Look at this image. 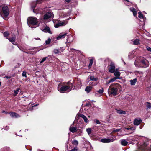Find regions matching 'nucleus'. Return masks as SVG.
<instances>
[{
  "label": "nucleus",
  "instance_id": "obj_1",
  "mask_svg": "<svg viewBox=\"0 0 151 151\" xmlns=\"http://www.w3.org/2000/svg\"><path fill=\"white\" fill-rule=\"evenodd\" d=\"M75 87L72 83L68 82L59 83L58 86V89L60 92L64 93L70 91L72 89H74Z\"/></svg>",
  "mask_w": 151,
  "mask_h": 151
},
{
  "label": "nucleus",
  "instance_id": "obj_2",
  "mask_svg": "<svg viewBox=\"0 0 151 151\" xmlns=\"http://www.w3.org/2000/svg\"><path fill=\"white\" fill-rule=\"evenodd\" d=\"M120 87L119 84L114 83L111 84L109 88L108 92L110 96L111 95L115 96L116 95L118 90V88Z\"/></svg>",
  "mask_w": 151,
  "mask_h": 151
},
{
  "label": "nucleus",
  "instance_id": "obj_3",
  "mask_svg": "<svg viewBox=\"0 0 151 151\" xmlns=\"http://www.w3.org/2000/svg\"><path fill=\"white\" fill-rule=\"evenodd\" d=\"M9 14V10L7 6H3L0 10V15L4 19Z\"/></svg>",
  "mask_w": 151,
  "mask_h": 151
},
{
  "label": "nucleus",
  "instance_id": "obj_4",
  "mask_svg": "<svg viewBox=\"0 0 151 151\" xmlns=\"http://www.w3.org/2000/svg\"><path fill=\"white\" fill-rule=\"evenodd\" d=\"M28 24L30 27L32 25H36V27L39 26L38 19L34 17H31L27 19Z\"/></svg>",
  "mask_w": 151,
  "mask_h": 151
},
{
  "label": "nucleus",
  "instance_id": "obj_5",
  "mask_svg": "<svg viewBox=\"0 0 151 151\" xmlns=\"http://www.w3.org/2000/svg\"><path fill=\"white\" fill-rule=\"evenodd\" d=\"M53 17V15L52 12H48L44 14L42 18V21L45 23H47V22H49L48 20L50 18H51Z\"/></svg>",
  "mask_w": 151,
  "mask_h": 151
},
{
  "label": "nucleus",
  "instance_id": "obj_6",
  "mask_svg": "<svg viewBox=\"0 0 151 151\" xmlns=\"http://www.w3.org/2000/svg\"><path fill=\"white\" fill-rule=\"evenodd\" d=\"M141 67L146 68L149 66V64L148 61L145 58L141 57H139Z\"/></svg>",
  "mask_w": 151,
  "mask_h": 151
},
{
  "label": "nucleus",
  "instance_id": "obj_7",
  "mask_svg": "<svg viewBox=\"0 0 151 151\" xmlns=\"http://www.w3.org/2000/svg\"><path fill=\"white\" fill-rule=\"evenodd\" d=\"M68 23V20H65L64 21H60L58 23L54 24L55 27L58 28L59 26H63L66 25Z\"/></svg>",
  "mask_w": 151,
  "mask_h": 151
},
{
  "label": "nucleus",
  "instance_id": "obj_8",
  "mask_svg": "<svg viewBox=\"0 0 151 151\" xmlns=\"http://www.w3.org/2000/svg\"><path fill=\"white\" fill-rule=\"evenodd\" d=\"M115 68L114 63L113 62H111L108 68L109 71L112 73H114L115 70Z\"/></svg>",
  "mask_w": 151,
  "mask_h": 151
},
{
  "label": "nucleus",
  "instance_id": "obj_9",
  "mask_svg": "<svg viewBox=\"0 0 151 151\" xmlns=\"http://www.w3.org/2000/svg\"><path fill=\"white\" fill-rule=\"evenodd\" d=\"M74 123V122L71 125L69 129L70 131L72 133H74L78 130V129L76 127H73Z\"/></svg>",
  "mask_w": 151,
  "mask_h": 151
},
{
  "label": "nucleus",
  "instance_id": "obj_10",
  "mask_svg": "<svg viewBox=\"0 0 151 151\" xmlns=\"http://www.w3.org/2000/svg\"><path fill=\"white\" fill-rule=\"evenodd\" d=\"M134 64L135 66L137 67H141V63L140 62V60L139 57H137L136 59Z\"/></svg>",
  "mask_w": 151,
  "mask_h": 151
},
{
  "label": "nucleus",
  "instance_id": "obj_11",
  "mask_svg": "<svg viewBox=\"0 0 151 151\" xmlns=\"http://www.w3.org/2000/svg\"><path fill=\"white\" fill-rule=\"evenodd\" d=\"M142 122V120L140 118H138L134 119V124L135 125H138Z\"/></svg>",
  "mask_w": 151,
  "mask_h": 151
},
{
  "label": "nucleus",
  "instance_id": "obj_12",
  "mask_svg": "<svg viewBox=\"0 0 151 151\" xmlns=\"http://www.w3.org/2000/svg\"><path fill=\"white\" fill-rule=\"evenodd\" d=\"M114 140L113 139H109L107 138H104L101 139V141L103 143H109L113 142Z\"/></svg>",
  "mask_w": 151,
  "mask_h": 151
},
{
  "label": "nucleus",
  "instance_id": "obj_13",
  "mask_svg": "<svg viewBox=\"0 0 151 151\" xmlns=\"http://www.w3.org/2000/svg\"><path fill=\"white\" fill-rule=\"evenodd\" d=\"M41 29L42 31L45 32H48L50 34L52 33L49 27L47 26H46L45 28H41Z\"/></svg>",
  "mask_w": 151,
  "mask_h": 151
},
{
  "label": "nucleus",
  "instance_id": "obj_14",
  "mask_svg": "<svg viewBox=\"0 0 151 151\" xmlns=\"http://www.w3.org/2000/svg\"><path fill=\"white\" fill-rule=\"evenodd\" d=\"M10 115L12 117L18 118L20 117V116L15 112H11L10 113Z\"/></svg>",
  "mask_w": 151,
  "mask_h": 151
},
{
  "label": "nucleus",
  "instance_id": "obj_15",
  "mask_svg": "<svg viewBox=\"0 0 151 151\" xmlns=\"http://www.w3.org/2000/svg\"><path fill=\"white\" fill-rule=\"evenodd\" d=\"M121 144L124 146H125L127 145L128 142L125 139H122L120 141Z\"/></svg>",
  "mask_w": 151,
  "mask_h": 151
},
{
  "label": "nucleus",
  "instance_id": "obj_16",
  "mask_svg": "<svg viewBox=\"0 0 151 151\" xmlns=\"http://www.w3.org/2000/svg\"><path fill=\"white\" fill-rule=\"evenodd\" d=\"M66 35V34H60L59 36L57 37V40H59L61 39H63L64 38Z\"/></svg>",
  "mask_w": 151,
  "mask_h": 151
},
{
  "label": "nucleus",
  "instance_id": "obj_17",
  "mask_svg": "<svg viewBox=\"0 0 151 151\" xmlns=\"http://www.w3.org/2000/svg\"><path fill=\"white\" fill-rule=\"evenodd\" d=\"M92 87L91 86H87L85 89V91L87 93H89L92 90Z\"/></svg>",
  "mask_w": 151,
  "mask_h": 151
},
{
  "label": "nucleus",
  "instance_id": "obj_18",
  "mask_svg": "<svg viewBox=\"0 0 151 151\" xmlns=\"http://www.w3.org/2000/svg\"><path fill=\"white\" fill-rule=\"evenodd\" d=\"M80 117L82 118L84 120V122L86 123H87L88 122V119L83 114H81L80 116Z\"/></svg>",
  "mask_w": 151,
  "mask_h": 151
},
{
  "label": "nucleus",
  "instance_id": "obj_19",
  "mask_svg": "<svg viewBox=\"0 0 151 151\" xmlns=\"http://www.w3.org/2000/svg\"><path fill=\"white\" fill-rule=\"evenodd\" d=\"M116 112L117 113L122 114H126V112L124 111L121 110H118L117 109H116Z\"/></svg>",
  "mask_w": 151,
  "mask_h": 151
},
{
  "label": "nucleus",
  "instance_id": "obj_20",
  "mask_svg": "<svg viewBox=\"0 0 151 151\" xmlns=\"http://www.w3.org/2000/svg\"><path fill=\"white\" fill-rule=\"evenodd\" d=\"M7 39H8L9 41L11 42H14L15 41L16 37L14 36L12 38H7Z\"/></svg>",
  "mask_w": 151,
  "mask_h": 151
},
{
  "label": "nucleus",
  "instance_id": "obj_21",
  "mask_svg": "<svg viewBox=\"0 0 151 151\" xmlns=\"http://www.w3.org/2000/svg\"><path fill=\"white\" fill-rule=\"evenodd\" d=\"M145 105L146 106V109H150L151 108V103L148 102H146L145 103Z\"/></svg>",
  "mask_w": 151,
  "mask_h": 151
},
{
  "label": "nucleus",
  "instance_id": "obj_22",
  "mask_svg": "<svg viewBox=\"0 0 151 151\" xmlns=\"http://www.w3.org/2000/svg\"><path fill=\"white\" fill-rule=\"evenodd\" d=\"M138 14L139 17L140 19H141L143 21H144L145 20V17L140 12H139Z\"/></svg>",
  "mask_w": 151,
  "mask_h": 151
},
{
  "label": "nucleus",
  "instance_id": "obj_23",
  "mask_svg": "<svg viewBox=\"0 0 151 151\" xmlns=\"http://www.w3.org/2000/svg\"><path fill=\"white\" fill-rule=\"evenodd\" d=\"M139 44V39H136L134 40L133 42V44L134 45H138Z\"/></svg>",
  "mask_w": 151,
  "mask_h": 151
},
{
  "label": "nucleus",
  "instance_id": "obj_24",
  "mask_svg": "<svg viewBox=\"0 0 151 151\" xmlns=\"http://www.w3.org/2000/svg\"><path fill=\"white\" fill-rule=\"evenodd\" d=\"M116 71L117 70L116 69ZM114 75L116 77L118 78V77L120 76V72H118L117 71H116V72L114 71Z\"/></svg>",
  "mask_w": 151,
  "mask_h": 151
},
{
  "label": "nucleus",
  "instance_id": "obj_25",
  "mask_svg": "<svg viewBox=\"0 0 151 151\" xmlns=\"http://www.w3.org/2000/svg\"><path fill=\"white\" fill-rule=\"evenodd\" d=\"M90 78L91 80L94 81H96L97 80V78H95L93 76H91Z\"/></svg>",
  "mask_w": 151,
  "mask_h": 151
},
{
  "label": "nucleus",
  "instance_id": "obj_26",
  "mask_svg": "<svg viewBox=\"0 0 151 151\" xmlns=\"http://www.w3.org/2000/svg\"><path fill=\"white\" fill-rule=\"evenodd\" d=\"M124 2L126 5L128 6L132 4L131 2H130L128 0H124Z\"/></svg>",
  "mask_w": 151,
  "mask_h": 151
},
{
  "label": "nucleus",
  "instance_id": "obj_27",
  "mask_svg": "<svg viewBox=\"0 0 151 151\" xmlns=\"http://www.w3.org/2000/svg\"><path fill=\"white\" fill-rule=\"evenodd\" d=\"M124 2L126 5L128 6L132 4L131 2H130L128 0H124Z\"/></svg>",
  "mask_w": 151,
  "mask_h": 151
},
{
  "label": "nucleus",
  "instance_id": "obj_28",
  "mask_svg": "<svg viewBox=\"0 0 151 151\" xmlns=\"http://www.w3.org/2000/svg\"><path fill=\"white\" fill-rule=\"evenodd\" d=\"M137 9L135 8H133V13L134 17H136L137 15Z\"/></svg>",
  "mask_w": 151,
  "mask_h": 151
},
{
  "label": "nucleus",
  "instance_id": "obj_29",
  "mask_svg": "<svg viewBox=\"0 0 151 151\" xmlns=\"http://www.w3.org/2000/svg\"><path fill=\"white\" fill-rule=\"evenodd\" d=\"M19 90L20 89L19 88H17L16 91H14V96H16L18 93Z\"/></svg>",
  "mask_w": 151,
  "mask_h": 151
},
{
  "label": "nucleus",
  "instance_id": "obj_30",
  "mask_svg": "<svg viewBox=\"0 0 151 151\" xmlns=\"http://www.w3.org/2000/svg\"><path fill=\"white\" fill-rule=\"evenodd\" d=\"M93 147L91 146L88 147L86 151H92L93 150Z\"/></svg>",
  "mask_w": 151,
  "mask_h": 151
},
{
  "label": "nucleus",
  "instance_id": "obj_31",
  "mask_svg": "<svg viewBox=\"0 0 151 151\" xmlns=\"http://www.w3.org/2000/svg\"><path fill=\"white\" fill-rule=\"evenodd\" d=\"M119 79V78H118V77H114V78L111 79H110V81L112 83V82H114V81H115L116 79Z\"/></svg>",
  "mask_w": 151,
  "mask_h": 151
},
{
  "label": "nucleus",
  "instance_id": "obj_32",
  "mask_svg": "<svg viewBox=\"0 0 151 151\" xmlns=\"http://www.w3.org/2000/svg\"><path fill=\"white\" fill-rule=\"evenodd\" d=\"M72 143L75 145H77L78 144V142L77 140H75L73 141Z\"/></svg>",
  "mask_w": 151,
  "mask_h": 151
},
{
  "label": "nucleus",
  "instance_id": "obj_33",
  "mask_svg": "<svg viewBox=\"0 0 151 151\" xmlns=\"http://www.w3.org/2000/svg\"><path fill=\"white\" fill-rule=\"evenodd\" d=\"M93 63V60L92 59H90V63L89 65V68H90L92 66V65Z\"/></svg>",
  "mask_w": 151,
  "mask_h": 151
},
{
  "label": "nucleus",
  "instance_id": "obj_34",
  "mask_svg": "<svg viewBox=\"0 0 151 151\" xmlns=\"http://www.w3.org/2000/svg\"><path fill=\"white\" fill-rule=\"evenodd\" d=\"M86 131L88 135L90 134L91 133V129L90 128H88L86 129Z\"/></svg>",
  "mask_w": 151,
  "mask_h": 151
},
{
  "label": "nucleus",
  "instance_id": "obj_35",
  "mask_svg": "<svg viewBox=\"0 0 151 151\" xmlns=\"http://www.w3.org/2000/svg\"><path fill=\"white\" fill-rule=\"evenodd\" d=\"M81 83L80 81H79L78 82V85H76V86L78 88H80L81 87Z\"/></svg>",
  "mask_w": 151,
  "mask_h": 151
},
{
  "label": "nucleus",
  "instance_id": "obj_36",
  "mask_svg": "<svg viewBox=\"0 0 151 151\" xmlns=\"http://www.w3.org/2000/svg\"><path fill=\"white\" fill-rule=\"evenodd\" d=\"M77 132V133L78 134V135H81L82 131L80 129H78V130Z\"/></svg>",
  "mask_w": 151,
  "mask_h": 151
},
{
  "label": "nucleus",
  "instance_id": "obj_37",
  "mask_svg": "<svg viewBox=\"0 0 151 151\" xmlns=\"http://www.w3.org/2000/svg\"><path fill=\"white\" fill-rule=\"evenodd\" d=\"M51 42V39L49 38L48 39L46 40L45 41V43L46 45H48Z\"/></svg>",
  "mask_w": 151,
  "mask_h": 151
},
{
  "label": "nucleus",
  "instance_id": "obj_38",
  "mask_svg": "<svg viewBox=\"0 0 151 151\" xmlns=\"http://www.w3.org/2000/svg\"><path fill=\"white\" fill-rule=\"evenodd\" d=\"M9 34L7 31L5 32L4 33V36L5 37L8 36Z\"/></svg>",
  "mask_w": 151,
  "mask_h": 151
},
{
  "label": "nucleus",
  "instance_id": "obj_39",
  "mask_svg": "<svg viewBox=\"0 0 151 151\" xmlns=\"http://www.w3.org/2000/svg\"><path fill=\"white\" fill-rule=\"evenodd\" d=\"M54 52L55 54H57L60 53V51L58 49H55L54 50Z\"/></svg>",
  "mask_w": 151,
  "mask_h": 151
},
{
  "label": "nucleus",
  "instance_id": "obj_40",
  "mask_svg": "<svg viewBox=\"0 0 151 151\" xmlns=\"http://www.w3.org/2000/svg\"><path fill=\"white\" fill-rule=\"evenodd\" d=\"M47 58V57H45L43 58H42V60L40 62V63L41 64L43 62L45 61L46 60Z\"/></svg>",
  "mask_w": 151,
  "mask_h": 151
},
{
  "label": "nucleus",
  "instance_id": "obj_41",
  "mask_svg": "<svg viewBox=\"0 0 151 151\" xmlns=\"http://www.w3.org/2000/svg\"><path fill=\"white\" fill-rule=\"evenodd\" d=\"M104 91L103 88H102L101 89H99L98 91V92L99 93L101 94Z\"/></svg>",
  "mask_w": 151,
  "mask_h": 151
},
{
  "label": "nucleus",
  "instance_id": "obj_42",
  "mask_svg": "<svg viewBox=\"0 0 151 151\" xmlns=\"http://www.w3.org/2000/svg\"><path fill=\"white\" fill-rule=\"evenodd\" d=\"M137 81V78H135L133 80V85H134L135 84V83Z\"/></svg>",
  "mask_w": 151,
  "mask_h": 151
},
{
  "label": "nucleus",
  "instance_id": "obj_43",
  "mask_svg": "<svg viewBox=\"0 0 151 151\" xmlns=\"http://www.w3.org/2000/svg\"><path fill=\"white\" fill-rule=\"evenodd\" d=\"M22 76L23 77H25L26 78L27 77L25 71H24L23 72L22 74Z\"/></svg>",
  "mask_w": 151,
  "mask_h": 151
},
{
  "label": "nucleus",
  "instance_id": "obj_44",
  "mask_svg": "<svg viewBox=\"0 0 151 151\" xmlns=\"http://www.w3.org/2000/svg\"><path fill=\"white\" fill-rule=\"evenodd\" d=\"M70 151H78L77 147H76L70 150Z\"/></svg>",
  "mask_w": 151,
  "mask_h": 151
},
{
  "label": "nucleus",
  "instance_id": "obj_45",
  "mask_svg": "<svg viewBox=\"0 0 151 151\" xmlns=\"http://www.w3.org/2000/svg\"><path fill=\"white\" fill-rule=\"evenodd\" d=\"M95 122H96V123L98 124H100V122L97 119H96L95 121Z\"/></svg>",
  "mask_w": 151,
  "mask_h": 151
},
{
  "label": "nucleus",
  "instance_id": "obj_46",
  "mask_svg": "<svg viewBox=\"0 0 151 151\" xmlns=\"http://www.w3.org/2000/svg\"><path fill=\"white\" fill-rule=\"evenodd\" d=\"M147 50L149 51H150L151 52V48H150V47L147 46L146 47Z\"/></svg>",
  "mask_w": 151,
  "mask_h": 151
},
{
  "label": "nucleus",
  "instance_id": "obj_47",
  "mask_svg": "<svg viewBox=\"0 0 151 151\" xmlns=\"http://www.w3.org/2000/svg\"><path fill=\"white\" fill-rule=\"evenodd\" d=\"M146 144L145 143H144L143 145V146L142 147H145L143 149V150H146V148H145L146 147Z\"/></svg>",
  "mask_w": 151,
  "mask_h": 151
},
{
  "label": "nucleus",
  "instance_id": "obj_48",
  "mask_svg": "<svg viewBox=\"0 0 151 151\" xmlns=\"http://www.w3.org/2000/svg\"><path fill=\"white\" fill-rule=\"evenodd\" d=\"M69 38H72V37L71 36H70L67 39V42H68V43L70 42H71V41H70L69 40Z\"/></svg>",
  "mask_w": 151,
  "mask_h": 151
},
{
  "label": "nucleus",
  "instance_id": "obj_49",
  "mask_svg": "<svg viewBox=\"0 0 151 151\" xmlns=\"http://www.w3.org/2000/svg\"><path fill=\"white\" fill-rule=\"evenodd\" d=\"M18 47L21 50L23 51V49L21 47L18 46Z\"/></svg>",
  "mask_w": 151,
  "mask_h": 151
},
{
  "label": "nucleus",
  "instance_id": "obj_50",
  "mask_svg": "<svg viewBox=\"0 0 151 151\" xmlns=\"http://www.w3.org/2000/svg\"><path fill=\"white\" fill-rule=\"evenodd\" d=\"M111 83V82L110 80H109V81H106V85H107Z\"/></svg>",
  "mask_w": 151,
  "mask_h": 151
},
{
  "label": "nucleus",
  "instance_id": "obj_51",
  "mask_svg": "<svg viewBox=\"0 0 151 151\" xmlns=\"http://www.w3.org/2000/svg\"><path fill=\"white\" fill-rule=\"evenodd\" d=\"M36 6H32V8L33 9V12H34V13H36L35 12V7H36Z\"/></svg>",
  "mask_w": 151,
  "mask_h": 151
},
{
  "label": "nucleus",
  "instance_id": "obj_52",
  "mask_svg": "<svg viewBox=\"0 0 151 151\" xmlns=\"http://www.w3.org/2000/svg\"><path fill=\"white\" fill-rule=\"evenodd\" d=\"M65 1L68 3H69L70 2L71 0H65Z\"/></svg>",
  "mask_w": 151,
  "mask_h": 151
},
{
  "label": "nucleus",
  "instance_id": "obj_53",
  "mask_svg": "<svg viewBox=\"0 0 151 151\" xmlns=\"http://www.w3.org/2000/svg\"><path fill=\"white\" fill-rule=\"evenodd\" d=\"M5 78H6L7 79H9L11 78V77L6 76L5 77Z\"/></svg>",
  "mask_w": 151,
  "mask_h": 151
},
{
  "label": "nucleus",
  "instance_id": "obj_54",
  "mask_svg": "<svg viewBox=\"0 0 151 151\" xmlns=\"http://www.w3.org/2000/svg\"><path fill=\"white\" fill-rule=\"evenodd\" d=\"M12 43L14 45H17V42H12Z\"/></svg>",
  "mask_w": 151,
  "mask_h": 151
},
{
  "label": "nucleus",
  "instance_id": "obj_55",
  "mask_svg": "<svg viewBox=\"0 0 151 151\" xmlns=\"http://www.w3.org/2000/svg\"><path fill=\"white\" fill-rule=\"evenodd\" d=\"M130 82L131 84V85H132V80H130Z\"/></svg>",
  "mask_w": 151,
  "mask_h": 151
},
{
  "label": "nucleus",
  "instance_id": "obj_56",
  "mask_svg": "<svg viewBox=\"0 0 151 151\" xmlns=\"http://www.w3.org/2000/svg\"><path fill=\"white\" fill-rule=\"evenodd\" d=\"M128 57H129V58H131V57L130 55H128Z\"/></svg>",
  "mask_w": 151,
  "mask_h": 151
},
{
  "label": "nucleus",
  "instance_id": "obj_57",
  "mask_svg": "<svg viewBox=\"0 0 151 151\" xmlns=\"http://www.w3.org/2000/svg\"><path fill=\"white\" fill-rule=\"evenodd\" d=\"M130 10L131 12H132V9L131 8H130Z\"/></svg>",
  "mask_w": 151,
  "mask_h": 151
},
{
  "label": "nucleus",
  "instance_id": "obj_58",
  "mask_svg": "<svg viewBox=\"0 0 151 151\" xmlns=\"http://www.w3.org/2000/svg\"><path fill=\"white\" fill-rule=\"evenodd\" d=\"M119 129H116V132H118V131H119Z\"/></svg>",
  "mask_w": 151,
  "mask_h": 151
},
{
  "label": "nucleus",
  "instance_id": "obj_59",
  "mask_svg": "<svg viewBox=\"0 0 151 151\" xmlns=\"http://www.w3.org/2000/svg\"><path fill=\"white\" fill-rule=\"evenodd\" d=\"M35 47H33V48H32V49H30V50H34V49H35Z\"/></svg>",
  "mask_w": 151,
  "mask_h": 151
},
{
  "label": "nucleus",
  "instance_id": "obj_60",
  "mask_svg": "<svg viewBox=\"0 0 151 151\" xmlns=\"http://www.w3.org/2000/svg\"><path fill=\"white\" fill-rule=\"evenodd\" d=\"M135 129V128H134L133 127V130H134Z\"/></svg>",
  "mask_w": 151,
  "mask_h": 151
},
{
  "label": "nucleus",
  "instance_id": "obj_61",
  "mask_svg": "<svg viewBox=\"0 0 151 151\" xmlns=\"http://www.w3.org/2000/svg\"><path fill=\"white\" fill-rule=\"evenodd\" d=\"M37 106V104H36L35 105V106Z\"/></svg>",
  "mask_w": 151,
  "mask_h": 151
},
{
  "label": "nucleus",
  "instance_id": "obj_62",
  "mask_svg": "<svg viewBox=\"0 0 151 151\" xmlns=\"http://www.w3.org/2000/svg\"><path fill=\"white\" fill-rule=\"evenodd\" d=\"M123 62H124V64H126V63H125V62H124V61Z\"/></svg>",
  "mask_w": 151,
  "mask_h": 151
},
{
  "label": "nucleus",
  "instance_id": "obj_63",
  "mask_svg": "<svg viewBox=\"0 0 151 151\" xmlns=\"http://www.w3.org/2000/svg\"><path fill=\"white\" fill-rule=\"evenodd\" d=\"M7 129H8L9 127H6Z\"/></svg>",
  "mask_w": 151,
  "mask_h": 151
},
{
  "label": "nucleus",
  "instance_id": "obj_64",
  "mask_svg": "<svg viewBox=\"0 0 151 151\" xmlns=\"http://www.w3.org/2000/svg\"><path fill=\"white\" fill-rule=\"evenodd\" d=\"M131 129V128H127V129Z\"/></svg>",
  "mask_w": 151,
  "mask_h": 151
}]
</instances>
